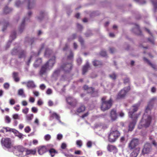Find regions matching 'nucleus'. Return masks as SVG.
<instances>
[{
  "label": "nucleus",
  "mask_w": 157,
  "mask_h": 157,
  "mask_svg": "<svg viewBox=\"0 0 157 157\" xmlns=\"http://www.w3.org/2000/svg\"><path fill=\"white\" fill-rule=\"evenodd\" d=\"M106 98L104 97L102 98V103L101 109L103 111L108 109L110 108L112 105V100L110 99L108 101H105Z\"/></svg>",
  "instance_id": "obj_7"
},
{
  "label": "nucleus",
  "mask_w": 157,
  "mask_h": 157,
  "mask_svg": "<svg viewBox=\"0 0 157 157\" xmlns=\"http://www.w3.org/2000/svg\"><path fill=\"white\" fill-rule=\"evenodd\" d=\"M11 54L13 55H18L19 58H24L25 56V52L21 50L20 48H14L11 52Z\"/></svg>",
  "instance_id": "obj_8"
},
{
  "label": "nucleus",
  "mask_w": 157,
  "mask_h": 157,
  "mask_svg": "<svg viewBox=\"0 0 157 157\" xmlns=\"http://www.w3.org/2000/svg\"><path fill=\"white\" fill-rule=\"evenodd\" d=\"M76 144L78 147H81L82 145V142L81 140H78L76 141Z\"/></svg>",
  "instance_id": "obj_41"
},
{
  "label": "nucleus",
  "mask_w": 157,
  "mask_h": 157,
  "mask_svg": "<svg viewBox=\"0 0 157 157\" xmlns=\"http://www.w3.org/2000/svg\"><path fill=\"white\" fill-rule=\"evenodd\" d=\"M135 26V28L132 29V31L137 34L140 35L141 33V32L139 25L136 24Z\"/></svg>",
  "instance_id": "obj_21"
},
{
  "label": "nucleus",
  "mask_w": 157,
  "mask_h": 157,
  "mask_svg": "<svg viewBox=\"0 0 157 157\" xmlns=\"http://www.w3.org/2000/svg\"><path fill=\"white\" fill-rule=\"evenodd\" d=\"M120 135V133L117 128L113 127L108 135L109 141L111 142H115Z\"/></svg>",
  "instance_id": "obj_5"
},
{
  "label": "nucleus",
  "mask_w": 157,
  "mask_h": 157,
  "mask_svg": "<svg viewBox=\"0 0 157 157\" xmlns=\"http://www.w3.org/2000/svg\"><path fill=\"white\" fill-rule=\"evenodd\" d=\"M18 94L23 98L26 97V96L24 93L23 90L22 89H20L18 90Z\"/></svg>",
  "instance_id": "obj_33"
},
{
  "label": "nucleus",
  "mask_w": 157,
  "mask_h": 157,
  "mask_svg": "<svg viewBox=\"0 0 157 157\" xmlns=\"http://www.w3.org/2000/svg\"><path fill=\"white\" fill-rule=\"evenodd\" d=\"M139 140L137 139H133L129 143L128 147L130 149L134 148L138 144Z\"/></svg>",
  "instance_id": "obj_13"
},
{
  "label": "nucleus",
  "mask_w": 157,
  "mask_h": 157,
  "mask_svg": "<svg viewBox=\"0 0 157 157\" xmlns=\"http://www.w3.org/2000/svg\"><path fill=\"white\" fill-rule=\"evenodd\" d=\"M16 37V33L14 31L12 32L10 35V38L12 40L15 39Z\"/></svg>",
  "instance_id": "obj_43"
},
{
  "label": "nucleus",
  "mask_w": 157,
  "mask_h": 157,
  "mask_svg": "<svg viewBox=\"0 0 157 157\" xmlns=\"http://www.w3.org/2000/svg\"><path fill=\"white\" fill-rule=\"evenodd\" d=\"M139 106V104H136L134 105L131 108L129 112H128L129 117L131 118L132 120V122H131L129 125V130L132 131L134 128L136 124V120L138 118L139 115L135 114L134 112H136Z\"/></svg>",
  "instance_id": "obj_2"
},
{
  "label": "nucleus",
  "mask_w": 157,
  "mask_h": 157,
  "mask_svg": "<svg viewBox=\"0 0 157 157\" xmlns=\"http://www.w3.org/2000/svg\"><path fill=\"white\" fill-rule=\"evenodd\" d=\"M130 89V87L128 86L124 88L123 89L121 90L118 94L117 96V98L120 99L124 97Z\"/></svg>",
  "instance_id": "obj_12"
},
{
  "label": "nucleus",
  "mask_w": 157,
  "mask_h": 157,
  "mask_svg": "<svg viewBox=\"0 0 157 157\" xmlns=\"http://www.w3.org/2000/svg\"><path fill=\"white\" fill-rule=\"evenodd\" d=\"M9 103L10 105H13L15 103V101L14 99L11 98L9 101Z\"/></svg>",
  "instance_id": "obj_51"
},
{
  "label": "nucleus",
  "mask_w": 157,
  "mask_h": 157,
  "mask_svg": "<svg viewBox=\"0 0 157 157\" xmlns=\"http://www.w3.org/2000/svg\"><path fill=\"white\" fill-rule=\"evenodd\" d=\"M9 84L7 83H6L4 84V88L6 89H8L9 88Z\"/></svg>",
  "instance_id": "obj_60"
},
{
  "label": "nucleus",
  "mask_w": 157,
  "mask_h": 157,
  "mask_svg": "<svg viewBox=\"0 0 157 157\" xmlns=\"http://www.w3.org/2000/svg\"><path fill=\"white\" fill-rule=\"evenodd\" d=\"M47 151L46 147L45 146H40L39 147L38 152L40 155H42Z\"/></svg>",
  "instance_id": "obj_20"
},
{
  "label": "nucleus",
  "mask_w": 157,
  "mask_h": 157,
  "mask_svg": "<svg viewBox=\"0 0 157 157\" xmlns=\"http://www.w3.org/2000/svg\"><path fill=\"white\" fill-rule=\"evenodd\" d=\"M27 87L28 88H33L36 87V85L33 81H30L27 82Z\"/></svg>",
  "instance_id": "obj_26"
},
{
  "label": "nucleus",
  "mask_w": 157,
  "mask_h": 157,
  "mask_svg": "<svg viewBox=\"0 0 157 157\" xmlns=\"http://www.w3.org/2000/svg\"><path fill=\"white\" fill-rule=\"evenodd\" d=\"M67 147L66 144L64 143H63L62 144L61 147L62 149H66Z\"/></svg>",
  "instance_id": "obj_49"
},
{
  "label": "nucleus",
  "mask_w": 157,
  "mask_h": 157,
  "mask_svg": "<svg viewBox=\"0 0 157 157\" xmlns=\"http://www.w3.org/2000/svg\"><path fill=\"white\" fill-rule=\"evenodd\" d=\"M44 44L42 45L40 48L39 50L38 53L37 54H36L34 52H32V55L30 57V58L29 59L27 63V64L28 65H29L30 63V62L31 59H32V58L34 57V56H38L41 53V52L42 51V49L44 48Z\"/></svg>",
  "instance_id": "obj_17"
},
{
  "label": "nucleus",
  "mask_w": 157,
  "mask_h": 157,
  "mask_svg": "<svg viewBox=\"0 0 157 157\" xmlns=\"http://www.w3.org/2000/svg\"><path fill=\"white\" fill-rule=\"evenodd\" d=\"M145 30L148 32L151 35V37L148 39V40L150 42L153 44L154 43V38L152 33H151L150 31V30L147 29V28L145 29Z\"/></svg>",
  "instance_id": "obj_24"
},
{
  "label": "nucleus",
  "mask_w": 157,
  "mask_h": 157,
  "mask_svg": "<svg viewBox=\"0 0 157 157\" xmlns=\"http://www.w3.org/2000/svg\"><path fill=\"white\" fill-rule=\"evenodd\" d=\"M89 67V65L88 63H87L83 66L82 69V74L84 75L87 72L88 68Z\"/></svg>",
  "instance_id": "obj_29"
},
{
  "label": "nucleus",
  "mask_w": 157,
  "mask_h": 157,
  "mask_svg": "<svg viewBox=\"0 0 157 157\" xmlns=\"http://www.w3.org/2000/svg\"><path fill=\"white\" fill-rule=\"evenodd\" d=\"M5 131L6 132L8 131L12 132L15 134L16 136H17L20 138H21L23 136L22 134L19 133L17 130L14 129L10 128L9 127H3V129L0 130V132H4Z\"/></svg>",
  "instance_id": "obj_9"
},
{
  "label": "nucleus",
  "mask_w": 157,
  "mask_h": 157,
  "mask_svg": "<svg viewBox=\"0 0 157 157\" xmlns=\"http://www.w3.org/2000/svg\"><path fill=\"white\" fill-rule=\"evenodd\" d=\"M66 100L68 104L72 106H75L77 102V101L75 99L71 97L67 98Z\"/></svg>",
  "instance_id": "obj_16"
},
{
  "label": "nucleus",
  "mask_w": 157,
  "mask_h": 157,
  "mask_svg": "<svg viewBox=\"0 0 157 157\" xmlns=\"http://www.w3.org/2000/svg\"><path fill=\"white\" fill-rule=\"evenodd\" d=\"M103 154V151L101 150L98 151H97V154L98 156H101Z\"/></svg>",
  "instance_id": "obj_55"
},
{
  "label": "nucleus",
  "mask_w": 157,
  "mask_h": 157,
  "mask_svg": "<svg viewBox=\"0 0 157 157\" xmlns=\"http://www.w3.org/2000/svg\"><path fill=\"white\" fill-rule=\"evenodd\" d=\"M34 115L33 114H26L25 116V120L27 122H30L33 118Z\"/></svg>",
  "instance_id": "obj_25"
},
{
  "label": "nucleus",
  "mask_w": 157,
  "mask_h": 157,
  "mask_svg": "<svg viewBox=\"0 0 157 157\" xmlns=\"http://www.w3.org/2000/svg\"><path fill=\"white\" fill-rule=\"evenodd\" d=\"M51 138V136L49 134H47L44 136V139L46 141H48Z\"/></svg>",
  "instance_id": "obj_46"
},
{
  "label": "nucleus",
  "mask_w": 157,
  "mask_h": 157,
  "mask_svg": "<svg viewBox=\"0 0 157 157\" xmlns=\"http://www.w3.org/2000/svg\"><path fill=\"white\" fill-rule=\"evenodd\" d=\"M29 111V109L28 108H25L24 109H22V113L25 114L26 115L28 113Z\"/></svg>",
  "instance_id": "obj_44"
},
{
  "label": "nucleus",
  "mask_w": 157,
  "mask_h": 157,
  "mask_svg": "<svg viewBox=\"0 0 157 157\" xmlns=\"http://www.w3.org/2000/svg\"><path fill=\"white\" fill-rule=\"evenodd\" d=\"M34 123L36 124L37 126H39L40 124L39 121L38 119L37 118H36L34 121Z\"/></svg>",
  "instance_id": "obj_54"
},
{
  "label": "nucleus",
  "mask_w": 157,
  "mask_h": 157,
  "mask_svg": "<svg viewBox=\"0 0 157 157\" xmlns=\"http://www.w3.org/2000/svg\"><path fill=\"white\" fill-rule=\"evenodd\" d=\"M82 59L80 58H78L77 59V62L78 64L80 65L82 63Z\"/></svg>",
  "instance_id": "obj_64"
},
{
  "label": "nucleus",
  "mask_w": 157,
  "mask_h": 157,
  "mask_svg": "<svg viewBox=\"0 0 157 157\" xmlns=\"http://www.w3.org/2000/svg\"><path fill=\"white\" fill-rule=\"evenodd\" d=\"M100 55L103 56H105L106 55V53L105 51H102L100 53Z\"/></svg>",
  "instance_id": "obj_59"
},
{
  "label": "nucleus",
  "mask_w": 157,
  "mask_h": 157,
  "mask_svg": "<svg viewBox=\"0 0 157 157\" xmlns=\"http://www.w3.org/2000/svg\"><path fill=\"white\" fill-rule=\"evenodd\" d=\"M144 59L145 61L150 66H151L152 68L154 69H155L156 68V66L155 65L152 64L150 62L147 58L144 57Z\"/></svg>",
  "instance_id": "obj_32"
},
{
  "label": "nucleus",
  "mask_w": 157,
  "mask_h": 157,
  "mask_svg": "<svg viewBox=\"0 0 157 157\" xmlns=\"http://www.w3.org/2000/svg\"><path fill=\"white\" fill-rule=\"evenodd\" d=\"M50 113H51L50 116V120L52 121L54 118H55L61 124H63V123L60 120V117L59 115L54 112H53L52 113L50 112Z\"/></svg>",
  "instance_id": "obj_14"
},
{
  "label": "nucleus",
  "mask_w": 157,
  "mask_h": 157,
  "mask_svg": "<svg viewBox=\"0 0 157 157\" xmlns=\"http://www.w3.org/2000/svg\"><path fill=\"white\" fill-rule=\"evenodd\" d=\"M36 151L35 150H28L25 148L24 154V156L28 155H34L36 153Z\"/></svg>",
  "instance_id": "obj_23"
},
{
  "label": "nucleus",
  "mask_w": 157,
  "mask_h": 157,
  "mask_svg": "<svg viewBox=\"0 0 157 157\" xmlns=\"http://www.w3.org/2000/svg\"><path fill=\"white\" fill-rule=\"evenodd\" d=\"M13 118L14 119H20V117L18 114H15L13 115Z\"/></svg>",
  "instance_id": "obj_47"
},
{
  "label": "nucleus",
  "mask_w": 157,
  "mask_h": 157,
  "mask_svg": "<svg viewBox=\"0 0 157 157\" xmlns=\"http://www.w3.org/2000/svg\"><path fill=\"white\" fill-rule=\"evenodd\" d=\"M29 101L31 103L34 102L35 99L34 98L32 97H30L29 98Z\"/></svg>",
  "instance_id": "obj_62"
},
{
  "label": "nucleus",
  "mask_w": 157,
  "mask_h": 157,
  "mask_svg": "<svg viewBox=\"0 0 157 157\" xmlns=\"http://www.w3.org/2000/svg\"><path fill=\"white\" fill-rule=\"evenodd\" d=\"M28 2V9L32 8L34 6L35 0H25Z\"/></svg>",
  "instance_id": "obj_22"
},
{
  "label": "nucleus",
  "mask_w": 157,
  "mask_h": 157,
  "mask_svg": "<svg viewBox=\"0 0 157 157\" xmlns=\"http://www.w3.org/2000/svg\"><path fill=\"white\" fill-rule=\"evenodd\" d=\"M116 111L114 109H112L110 113V117L112 121H115L117 118Z\"/></svg>",
  "instance_id": "obj_18"
},
{
  "label": "nucleus",
  "mask_w": 157,
  "mask_h": 157,
  "mask_svg": "<svg viewBox=\"0 0 157 157\" xmlns=\"http://www.w3.org/2000/svg\"><path fill=\"white\" fill-rule=\"evenodd\" d=\"M18 73L17 72H13V77L14 79V80L15 81L17 82H18L19 80V79L18 77Z\"/></svg>",
  "instance_id": "obj_35"
},
{
  "label": "nucleus",
  "mask_w": 157,
  "mask_h": 157,
  "mask_svg": "<svg viewBox=\"0 0 157 157\" xmlns=\"http://www.w3.org/2000/svg\"><path fill=\"white\" fill-rule=\"evenodd\" d=\"M60 150L61 152L66 157H74L73 155L71 154L70 153H66L64 152L62 150Z\"/></svg>",
  "instance_id": "obj_40"
},
{
  "label": "nucleus",
  "mask_w": 157,
  "mask_h": 157,
  "mask_svg": "<svg viewBox=\"0 0 157 157\" xmlns=\"http://www.w3.org/2000/svg\"><path fill=\"white\" fill-rule=\"evenodd\" d=\"M92 142L90 141H88L86 144V145L87 147L89 148H90L92 146Z\"/></svg>",
  "instance_id": "obj_56"
},
{
  "label": "nucleus",
  "mask_w": 157,
  "mask_h": 157,
  "mask_svg": "<svg viewBox=\"0 0 157 157\" xmlns=\"http://www.w3.org/2000/svg\"><path fill=\"white\" fill-rule=\"evenodd\" d=\"M32 14V13L31 11H29L28 13V16L27 17H25L22 23L21 24L19 28V30L20 32H21L23 31V30L25 28V22L26 21H27L28 20H29L30 16Z\"/></svg>",
  "instance_id": "obj_11"
},
{
  "label": "nucleus",
  "mask_w": 157,
  "mask_h": 157,
  "mask_svg": "<svg viewBox=\"0 0 157 157\" xmlns=\"http://www.w3.org/2000/svg\"><path fill=\"white\" fill-rule=\"evenodd\" d=\"M52 50L48 49H46L44 53V56L46 57H49L52 55Z\"/></svg>",
  "instance_id": "obj_27"
},
{
  "label": "nucleus",
  "mask_w": 157,
  "mask_h": 157,
  "mask_svg": "<svg viewBox=\"0 0 157 157\" xmlns=\"http://www.w3.org/2000/svg\"><path fill=\"white\" fill-rule=\"evenodd\" d=\"M73 55L72 52L71 51H70V55L67 56L68 60H70V61H72L73 59Z\"/></svg>",
  "instance_id": "obj_39"
},
{
  "label": "nucleus",
  "mask_w": 157,
  "mask_h": 157,
  "mask_svg": "<svg viewBox=\"0 0 157 157\" xmlns=\"http://www.w3.org/2000/svg\"><path fill=\"white\" fill-rule=\"evenodd\" d=\"M93 64L95 66H97L101 64L102 63L101 62L98 60H94L93 62Z\"/></svg>",
  "instance_id": "obj_37"
},
{
  "label": "nucleus",
  "mask_w": 157,
  "mask_h": 157,
  "mask_svg": "<svg viewBox=\"0 0 157 157\" xmlns=\"http://www.w3.org/2000/svg\"><path fill=\"white\" fill-rule=\"evenodd\" d=\"M43 104V102L41 99H40L37 101V104L38 105H41Z\"/></svg>",
  "instance_id": "obj_61"
},
{
  "label": "nucleus",
  "mask_w": 157,
  "mask_h": 157,
  "mask_svg": "<svg viewBox=\"0 0 157 157\" xmlns=\"http://www.w3.org/2000/svg\"><path fill=\"white\" fill-rule=\"evenodd\" d=\"M72 67V65L71 63L63 64L61 66L60 69H58L54 72L53 76L54 77H57L62 71L66 72H69L71 70Z\"/></svg>",
  "instance_id": "obj_4"
},
{
  "label": "nucleus",
  "mask_w": 157,
  "mask_h": 157,
  "mask_svg": "<svg viewBox=\"0 0 157 157\" xmlns=\"http://www.w3.org/2000/svg\"><path fill=\"white\" fill-rule=\"evenodd\" d=\"M32 111L34 113H36L38 112V109L35 107H33L31 109Z\"/></svg>",
  "instance_id": "obj_48"
},
{
  "label": "nucleus",
  "mask_w": 157,
  "mask_h": 157,
  "mask_svg": "<svg viewBox=\"0 0 157 157\" xmlns=\"http://www.w3.org/2000/svg\"><path fill=\"white\" fill-rule=\"evenodd\" d=\"M14 154L18 156L22 157L24 156V155L25 150V148L23 146L19 145L12 147Z\"/></svg>",
  "instance_id": "obj_6"
},
{
  "label": "nucleus",
  "mask_w": 157,
  "mask_h": 157,
  "mask_svg": "<svg viewBox=\"0 0 157 157\" xmlns=\"http://www.w3.org/2000/svg\"><path fill=\"white\" fill-rule=\"evenodd\" d=\"M8 22H2L1 23V24L3 25V27L2 29L3 31H4L6 29V26L8 25Z\"/></svg>",
  "instance_id": "obj_42"
},
{
  "label": "nucleus",
  "mask_w": 157,
  "mask_h": 157,
  "mask_svg": "<svg viewBox=\"0 0 157 157\" xmlns=\"http://www.w3.org/2000/svg\"><path fill=\"white\" fill-rule=\"evenodd\" d=\"M94 91V89L92 87H88L87 90V92L88 93H92Z\"/></svg>",
  "instance_id": "obj_50"
},
{
  "label": "nucleus",
  "mask_w": 157,
  "mask_h": 157,
  "mask_svg": "<svg viewBox=\"0 0 157 157\" xmlns=\"http://www.w3.org/2000/svg\"><path fill=\"white\" fill-rule=\"evenodd\" d=\"M2 144L7 148H10L11 147V143L10 139L8 138H3L1 140Z\"/></svg>",
  "instance_id": "obj_10"
},
{
  "label": "nucleus",
  "mask_w": 157,
  "mask_h": 157,
  "mask_svg": "<svg viewBox=\"0 0 157 157\" xmlns=\"http://www.w3.org/2000/svg\"><path fill=\"white\" fill-rule=\"evenodd\" d=\"M42 63V60L41 58L37 59L34 64V66L35 67H37L41 64Z\"/></svg>",
  "instance_id": "obj_28"
},
{
  "label": "nucleus",
  "mask_w": 157,
  "mask_h": 157,
  "mask_svg": "<svg viewBox=\"0 0 157 157\" xmlns=\"http://www.w3.org/2000/svg\"><path fill=\"white\" fill-rule=\"evenodd\" d=\"M12 10L11 8H9L8 6H6L4 10V12L5 13H8Z\"/></svg>",
  "instance_id": "obj_38"
},
{
  "label": "nucleus",
  "mask_w": 157,
  "mask_h": 157,
  "mask_svg": "<svg viewBox=\"0 0 157 157\" xmlns=\"http://www.w3.org/2000/svg\"><path fill=\"white\" fill-rule=\"evenodd\" d=\"M13 108L17 111H18L20 109V105H17L13 107Z\"/></svg>",
  "instance_id": "obj_57"
},
{
  "label": "nucleus",
  "mask_w": 157,
  "mask_h": 157,
  "mask_svg": "<svg viewBox=\"0 0 157 157\" xmlns=\"http://www.w3.org/2000/svg\"><path fill=\"white\" fill-rule=\"evenodd\" d=\"M151 146L149 143H146L142 150V153L143 154H147L151 151Z\"/></svg>",
  "instance_id": "obj_15"
},
{
  "label": "nucleus",
  "mask_w": 157,
  "mask_h": 157,
  "mask_svg": "<svg viewBox=\"0 0 157 157\" xmlns=\"http://www.w3.org/2000/svg\"><path fill=\"white\" fill-rule=\"evenodd\" d=\"M139 150L136 149L133 151L130 154V157H136L139 153Z\"/></svg>",
  "instance_id": "obj_30"
},
{
  "label": "nucleus",
  "mask_w": 157,
  "mask_h": 157,
  "mask_svg": "<svg viewBox=\"0 0 157 157\" xmlns=\"http://www.w3.org/2000/svg\"><path fill=\"white\" fill-rule=\"evenodd\" d=\"M110 77L112 79H114L116 78V75L114 73L109 75Z\"/></svg>",
  "instance_id": "obj_58"
},
{
  "label": "nucleus",
  "mask_w": 157,
  "mask_h": 157,
  "mask_svg": "<svg viewBox=\"0 0 157 157\" xmlns=\"http://www.w3.org/2000/svg\"><path fill=\"white\" fill-rule=\"evenodd\" d=\"M49 151L52 157L54 156L57 153V151L53 148H50Z\"/></svg>",
  "instance_id": "obj_31"
},
{
  "label": "nucleus",
  "mask_w": 157,
  "mask_h": 157,
  "mask_svg": "<svg viewBox=\"0 0 157 157\" xmlns=\"http://www.w3.org/2000/svg\"><path fill=\"white\" fill-rule=\"evenodd\" d=\"M25 132L26 133H29L31 131V128L29 126L26 127L25 128Z\"/></svg>",
  "instance_id": "obj_53"
},
{
  "label": "nucleus",
  "mask_w": 157,
  "mask_h": 157,
  "mask_svg": "<svg viewBox=\"0 0 157 157\" xmlns=\"http://www.w3.org/2000/svg\"><path fill=\"white\" fill-rule=\"evenodd\" d=\"M5 121L6 123H9L11 122V119L8 116H6L5 117Z\"/></svg>",
  "instance_id": "obj_45"
},
{
  "label": "nucleus",
  "mask_w": 157,
  "mask_h": 157,
  "mask_svg": "<svg viewBox=\"0 0 157 157\" xmlns=\"http://www.w3.org/2000/svg\"><path fill=\"white\" fill-rule=\"evenodd\" d=\"M134 1L139 2L140 4H144L145 3V0H134Z\"/></svg>",
  "instance_id": "obj_52"
},
{
  "label": "nucleus",
  "mask_w": 157,
  "mask_h": 157,
  "mask_svg": "<svg viewBox=\"0 0 157 157\" xmlns=\"http://www.w3.org/2000/svg\"><path fill=\"white\" fill-rule=\"evenodd\" d=\"M85 109V107L84 105H82L77 109V112L78 113H80L83 112Z\"/></svg>",
  "instance_id": "obj_36"
},
{
  "label": "nucleus",
  "mask_w": 157,
  "mask_h": 157,
  "mask_svg": "<svg viewBox=\"0 0 157 157\" xmlns=\"http://www.w3.org/2000/svg\"><path fill=\"white\" fill-rule=\"evenodd\" d=\"M107 149L108 151L110 152H113L114 153L117 152V149L114 146L109 144L107 147Z\"/></svg>",
  "instance_id": "obj_19"
},
{
  "label": "nucleus",
  "mask_w": 157,
  "mask_h": 157,
  "mask_svg": "<svg viewBox=\"0 0 157 157\" xmlns=\"http://www.w3.org/2000/svg\"><path fill=\"white\" fill-rule=\"evenodd\" d=\"M151 2L154 7L153 11L154 12H155L157 10V0L155 1L152 0Z\"/></svg>",
  "instance_id": "obj_34"
},
{
  "label": "nucleus",
  "mask_w": 157,
  "mask_h": 157,
  "mask_svg": "<svg viewBox=\"0 0 157 157\" xmlns=\"http://www.w3.org/2000/svg\"><path fill=\"white\" fill-rule=\"evenodd\" d=\"M52 90L50 89H48L46 91V93L48 94H52Z\"/></svg>",
  "instance_id": "obj_63"
},
{
  "label": "nucleus",
  "mask_w": 157,
  "mask_h": 157,
  "mask_svg": "<svg viewBox=\"0 0 157 157\" xmlns=\"http://www.w3.org/2000/svg\"><path fill=\"white\" fill-rule=\"evenodd\" d=\"M55 63L56 57L53 56L41 66L39 72L40 75L41 76L45 75L48 71L52 68Z\"/></svg>",
  "instance_id": "obj_3"
},
{
  "label": "nucleus",
  "mask_w": 157,
  "mask_h": 157,
  "mask_svg": "<svg viewBox=\"0 0 157 157\" xmlns=\"http://www.w3.org/2000/svg\"><path fill=\"white\" fill-rule=\"evenodd\" d=\"M152 106L151 104L150 103H149L146 109L142 119L138 126L139 128L141 129L143 127H147L149 125L151 121V117L148 114L150 113V110Z\"/></svg>",
  "instance_id": "obj_1"
}]
</instances>
